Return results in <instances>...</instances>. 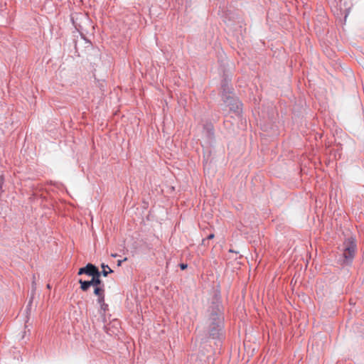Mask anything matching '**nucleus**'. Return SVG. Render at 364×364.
Segmentation results:
<instances>
[{
	"label": "nucleus",
	"instance_id": "nucleus-13",
	"mask_svg": "<svg viewBox=\"0 0 364 364\" xmlns=\"http://www.w3.org/2000/svg\"><path fill=\"white\" fill-rule=\"evenodd\" d=\"M86 274L85 267L79 269V271H78V273H77L78 275H81V274Z\"/></svg>",
	"mask_w": 364,
	"mask_h": 364
},
{
	"label": "nucleus",
	"instance_id": "nucleus-3",
	"mask_svg": "<svg viewBox=\"0 0 364 364\" xmlns=\"http://www.w3.org/2000/svg\"><path fill=\"white\" fill-rule=\"evenodd\" d=\"M355 245L352 240H347L344 242L342 251H343V256L346 260V262H350L352 258L354 257L355 255Z\"/></svg>",
	"mask_w": 364,
	"mask_h": 364
},
{
	"label": "nucleus",
	"instance_id": "nucleus-2",
	"mask_svg": "<svg viewBox=\"0 0 364 364\" xmlns=\"http://www.w3.org/2000/svg\"><path fill=\"white\" fill-rule=\"evenodd\" d=\"M223 99L224 103L230 108V111L239 114L241 111L242 106L240 102L237 98L235 97V96L232 95L230 89L226 84L223 85Z\"/></svg>",
	"mask_w": 364,
	"mask_h": 364
},
{
	"label": "nucleus",
	"instance_id": "nucleus-12",
	"mask_svg": "<svg viewBox=\"0 0 364 364\" xmlns=\"http://www.w3.org/2000/svg\"><path fill=\"white\" fill-rule=\"evenodd\" d=\"M100 308L103 312H105L108 308V305L105 303L102 304H100Z\"/></svg>",
	"mask_w": 364,
	"mask_h": 364
},
{
	"label": "nucleus",
	"instance_id": "nucleus-17",
	"mask_svg": "<svg viewBox=\"0 0 364 364\" xmlns=\"http://www.w3.org/2000/svg\"><path fill=\"white\" fill-rule=\"evenodd\" d=\"M47 288H48V289H50V288H51V287H50V285L49 284H47Z\"/></svg>",
	"mask_w": 364,
	"mask_h": 364
},
{
	"label": "nucleus",
	"instance_id": "nucleus-9",
	"mask_svg": "<svg viewBox=\"0 0 364 364\" xmlns=\"http://www.w3.org/2000/svg\"><path fill=\"white\" fill-rule=\"evenodd\" d=\"M205 129H207V134H208V136H213V128L212 124H208L206 126Z\"/></svg>",
	"mask_w": 364,
	"mask_h": 364
},
{
	"label": "nucleus",
	"instance_id": "nucleus-6",
	"mask_svg": "<svg viewBox=\"0 0 364 364\" xmlns=\"http://www.w3.org/2000/svg\"><path fill=\"white\" fill-rule=\"evenodd\" d=\"M78 282L80 284V289L83 291H87L89 289V288L92 286L90 281L82 280V279H79Z\"/></svg>",
	"mask_w": 364,
	"mask_h": 364
},
{
	"label": "nucleus",
	"instance_id": "nucleus-7",
	"mask_svg": "<svg viewBox=\"0 0 364 364\" xmlns=\"http://www.w3.org/2000/svg\"><path fill=\"white\" fill-rule=\"evenodd\" d=\"M101 267L102 269V271L101 272V275L102 274L104 277H107L108 274L112 273L113 271L111 269V268L105 264H102Z\"/></svg>",
	"mask_w": 364,
	"mask_h": 364
},
{
	"label": "nucleus",
	"instance_id": "nucleus-11",
	"mask_svg": "<svg viewBox=\"0 0 364 364\" xmlns=\"http://www.w3.org/2000/svg\"><path fill=\"white\" fill-rule=\"evenodd\" d=\"M97 302H98V304H99L100 305V304H102L105 303V294H103V295H102V296H98Z\"/></svg>",
	"mask_w": 364,
	"mask_h": 364
},
{
	"label": "nucleus",
	"instance_id": "nucleus-14",
	"mask_svg": "<svg viewBox=\"0 0 364 364\" xmlns=\"http://www.w3.org/2000/svg\"><path fill=\"white\" fill-rule=\"evenodd\" d=\"M187 267H188V266H187V264H183V263H182V264H180V267H181V269L182 270L186 269L187 268Z\"/></svg>",
	"mask_w": 364,
	"mask_h": 364
},
{
	"label": "nucleus",
	"instance_id": "nucleus-5",
	"mask_svg": "<svg viewBox=\"0 0 364 364\" xmlns=\"http://www.w3.org/2000/svg\"><path fill=\"white\" fill-rule=\"evenodd\" d=\"M85 271H86V274H87L88 276H94L97 274H99L100 271L99 269L96 267V266H95L94 264H87L86 266H85Z\"/></svg>",
	"mask_w": 364,
	"mask_h": 364
},
{
	"label": "nucleus",
	"instance_id": "nucleus-8",
	"mask_svg": "<svg viewBox=\"0 0 364 364\" xmlns=\"http://www.w3.org/2000/svg\"><path fill=\"white\" fill-rule=\"evenodd\" d=\"M94 294L97 296L105 294V286L95 287Z\"/></svg>",
	"mask_w": 364,
	"mask_h": 364
},
{
	"label": "nucleus",
	"instance_id": "nucleus-4",
	"mask_svg": "<svg viewBox=\"0 0 364 364\" xmlns=\"http://www.w3.org/2000/svg\"><path fill=\"white\" fill-rule=\"evenodd\" d=\"M101 277V272H100L99 274H97L92 277L91 280H90L92 286L94 287H100V286H105L104 283L100 279Z\"/></svg>",
	"mask_w": 364,
	"mask_h": 364
},
{
	"label": "nucleus",
	"instance_id": "nucleus-15",
	"mask_svg": "<svg viewBox=\"0 0 364 364\" xmlns=\"http://www.w3.org/2000/svg\"><path fill=\"white\" fill-rule=\"evenodd\" d=\"M32 286H33V291H34V290H35V289H36V283H35V282H34V281L33 282Z\"/></svg>",
	"mask_w": 364,
	"mask_h": 364
},
{
	"label": "nucleus",
	"instance_id": "nucleus-10",
	"mask_svg": "<svg viewBox=\"0 0 364 364\" xmlns=\"http://www.w3.org/2000/svg\"><path fill=\"white\" fill-rule=\"evenodd\" d=\"M214 237H215L214 234H210V235L207 237V238H206V239H203V240H202V245H206V244H205L206 240H211V239H213Z\"/></svg>",
	"mask_w": 364,
	"mask_h": 364
},
{
	"label": "nucleus",
	"instance_id": "nucleus-16",
	"mask_svg": "<svg viewBox=\"0 0 364 364\" xmlns=\"http://www.w3.org/2000/svg\"><path fill=\"white\" fill-rule=\"evenodd\" d=\"M122 260H118L117 261V265L120 266L122 264Z\"/></svg>",
	"mask_w": 364,
	"mask_h": 364
},
{
	"label": "nucleus",
	"instance_id": "nucleus-1",
	"mask_svg": "<svg viewBox=\"0 0 364 364\" xmlns=\"http://www.w3.org/2000/svg\"><path fill=\"white\" fill-rule=\"evenodd\" d=\"M209 318L207 321V331L213 338H219L223 328V318L220 315L219 304H213L211 307Z\"/></svg>",
	"mask_w": 364,
	"mask_h": 364
}]
</instances>
